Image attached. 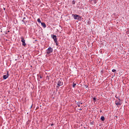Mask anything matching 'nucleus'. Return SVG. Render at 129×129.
<instances>
[{
  "mask_svg": "<svg viewBox=\"0 0 129 129\" xmlns=\"http://www.w3.org/2000/svg\"><path fill=\"white\" fill-rule=\"evenodd\" d=\"M79 110H82V108H80V109H79Z\"/></svg>",
  "mask_w": 129,
  "mask_h": 129,
  "instance_id": "b1692460",
  "label": "nucleus"
},
{
  "mask_svg": "<svg viewBox=\"0 0 129 129\" xmlns=\"http://www.w3.org/2000/svg\"><path fill=\"white\" fill-rule=\"evenodd\" d=\"M115 104L117 106L118 105H121V104H122V103H121V102L118 101L117 100H116L115 101Z\"/></svg>",
  "mask_w": 129,
  "mask_h": 129,
  "instance_id": "0eeeda50",
  "label": "nucleus"
},
{
  "mask_svg": "<svg viewBox=\"0 0 129 129\" xmlns=\"http://www.w3.org/2000/svg\"><path fill=\"white\" fill-rule=\"evenodd\" d=\"M23 20L25 21V20H26V17H24Z\"/></svg>",
  "mask_w": 129,
  "mask_h": 129,
  "instance_id": "4be33fe9",
  "label": "nucleus"
},
{
  "mask_svg": "<svg viewBox=\"0 0 129 129\" xmlns=\"http://www.w3.org/2000/svg\"><path fill=\"white\" fill-rule=\"evenodd\" d=\"M51 38H52V39H53L54 42H56L57 41V36L55 35H51Z\"/></svg>",
  "mask_w": 129,
  "mask_h": 129,
  "instance_id": "20e7f679",
  "label": "nucleus"
},
{
  "mask_svg": "<svg viewBox=\"0 0 129 129\" xmlns=\"http://www.w3.org/2000/svg\"><path fill=\"white\" fill-rule=\"evenodd\" d=\"M10 76V74H9V72L7 71V74L6 75L3 76V79L6 80L7 78H9V77Z\"/></svg>",
  "mask_w": 129,
  "mask_h": 129,
  "instance_id": "39448f33",
  "label": "nucleus"
},
{
  "mask_svg": "<svg viewBox=\"0 0 129 129\" xmlns=\"http://www.w3.org/2000/svg\"><path fill=\"white\" fill-rule=\"evenodd\" d=\"M41 26L42 27H43V28H46V24H45V23L41 22Z\"/></svg>",
  "mask_w": 129,
  "mask_h": 129,
  "instance_id": "6e6552de",
  "label": "nucleus"
},
{
  "mask_svg": "<svg viewBox=\"0 0 129 129\" xmlns=\"http://www.w3.org/2000/svg\"><path fill=\"white\" fill-rule=\"evenodd\" d=\"M75 86H76V84L74 83L73 85V87L74 88L75 87Z\"/></svg>",
  "mask_w": 129,
  "mask_h": 129,
  "instance_id": "f3484780",
  "label": "nucleus"
},
{
  "mask_svg": "<svg viewBox=\"0 0 129 129\" xmlns=\"http://www.w3.org/2000/svg\"><path fill=\"white\" fill-rule=\"evenodd\" d=\"M37 22H38V23H42V22H41V20L40 19V18H38V19H37Z\"/></svg>",
  "mask_w": 129,
  "mask_h": 129,
  "instance_id": "dca6fc26",
  "label": "nucleus"
},
{
  "mask_svg": "<svg viewBox=\"0 0 129 129\" xmlns=\"http://www.w3.org/2000/svg\"><path fill=\"white\" fill-rule=\"evenodd\" d=\"M55 43L56 46H58V41H56V42H54Z\"/></svg>",
  "mask_w": 129,
  "mask_h": 129,
  "instance_id": "aec40b11",
  "label": "nucleus"
},
{
  "mask_svg": "<svg viewBox=\"0 0 129 129\" xmlns=\"http://www.w3.org/2000/svg\"><path fill=\"white\" fill-rule=\"evenodd\" d=\"M52 125H54V124L52 123V124H51V126H52Z\"/></svg>",
  "mask_w": 129,
  "mask_h": 129,
  "instance_id": "393cba45",
  "label": "nucleus"
},
{
  "mask_svg": "<svg viewBox=\"0 0 129 129\" xmlns=\"http://www.w3.org/2000/svg\"><path fill=\"white\" fill-rule=\"evenodd\" d=\"M100 112H102V110H100Z\"/></svg>",
  "mask_w": 129,
  "mask_h": 129,
  "instance_id": "bb28decb",
  "label": "nucleus"
},
{
  "mask_svg": "<svg viewBox=\"0 0 129 129\" xmlns=\"http://www.w3.org/2000/svg\"><path fill=\"white\" fill-rule=\"evenodd\" d=\"M4 11H6V9L5 8H4Z\"/></svg>",
  "mask_w": 129,
  "mask_h": 129,
  "instance_id": "a878e982",
  "label": "nucleus"
},
{
  "mask_svg": "<svg viewBox=\"0 0 129 129\" xmlns=\"http://www.w3.org/2000/svg\"><path fill=\"white\" fill-rule=\"evenodd\" d=\"M77 104L79 107H80V102H78Z\"/></svg>",
  "mask_w": 129,
  "mask_h": 129,
  "instance_id": "f8f14e48",
  "label": "nucleus"
},
{
  "mask_svg": "<svg viewBox=\"0 0 129 129\" xmlns=\"http://www.w3.org/2000/svg\"><path fill=\"white\" fill-rule=\"evenodd\" d=\"M80 104H82V103H81V102H80Z\"/></svg>",
  "mask_w": 129,
  "mask_h": 129,
  "instance_id": "c756f323",
  "label": "nucleus"
},
{
  "mask_svg": "<svg viewBox=\"0 0 129 129\" xmlns=\"http://www.w3.org/2000/svg\"><path fill=\"white\" fill-rule=\"evenodd\" d=\"M86 87H88V86H86Z\"/></svg>",
  "mask_w": 129,
  "mask_h": 129,
  "instance_id": "c85d7f7f",
  "label": "nucleus"
},
{
  "mask_svg": "<svg viewBox=\"0 0 129 129\" xmlns=\"http://www.w3.org/2000/svg\"><path fill=\"white\" fill-rule=\"evenodd\" d=\"M72 17H74L75 20H77L78 21H81L82 17L80 16L77 14H73Z\"/></svg>",
  "mask_w": 129,
  "mask_h": 129,
  "instance_id": "f257e3e1",
  "label": "nucleus"
},
{
  "mask_svg": "<svg viewBox=\"0 0 129 129\" xmlns=\"http://www.w3.org/2000/svg\"><path fill=\"white\" fill-rule=\"evenodd\" d=\"M38 78H40V79H42V76H40L39 75H37Z\"/></svg>",
  "mask_w": 129,
  "mask_h": 129,
  "instance_id": "ddd939ff",
  "label": "nucleus"
},
{
  "mask_svg": "<svg viewBox=\"0 0 129 129\" xmlns=\"http://www.w3.org/2000/svg\"><path fill=\"white\" fill-rule=\"evenodd\" d=\"M62 85H63V82H62V80L60 79L57 83V86H62Z\"/></svg>",
  "mask_w": 129,
  "mask_h": 129,
  "instance_id": "423d86ee",
  "label": "nucleus"
},
{
  "mask_svg": "<svg viewBox=\"0 0 129 129\" xmlns=\"http://www.w3.org/2000/svg\"><path fill=\"white\" fill-rule=\"evenodd\" d=\"M93 101H94V102H96V98L95 97L93 98Z\"/></svg>",
  "mask_w": 129,
  "mask_h": 129,
  "instance_id": "2eb2a0df",
  "label": "nucleus"
},
{
  "mask_svg": "<svg viewBox=\"0 0 129 129\" xmlns=\"http://www.w3.org/2000/svg\"><path fill=\"white\" fill-rule=\"evenodd\" d=\"M21 42H22V45L23 46H26V40L23 37H21Z\"/></svg>",
  "mask_w": 129,
  "mask_h": 129,
  "instance_id": "7ed1b4c3",
  "label": "nucleus"
},
{
  "mask_svg": "<svg viewBox=\"0 0 129 129\" xmlns=\"http://www.w3.org/2000/svg\"><path fill=\"white\" fill-rule=\"evenodd\" d=\"M32 106H33L32 105V106L30 107V108H32Z\"/></svg>",
  "mask_w": 129,
  "mask_h": 129,
  "instance_id": "cd10ccee",
  "label": "nucleus"
},
{
  "mask_svg": "<svg viewBox=\"0 0 129 129\" xmlns=\"http://www.w3.org/2000/svg\"><path fill=\"white\" fill-rule=\"evenodd\" d=\"M115 97L116 98H117V95H115Z\"/></svg>",
  "mask_w": 129,
  "mask_h": 129,
  "instance_id": "5701e85b",
  "label": "nucleus"
},
{
  "mask_svg": "<svg viewBox=\"0 0 129 129\" xmlns=\"http://www.w3.org/2000/svg\"><path fill=\"white\" fill-rule=\"evenodd\" d=\"M22 22H23L25 24V25H26V24H27V20H22Z\"/></svg>",
  "mask_w": 129,
  "mask_h": 129,
  "instance_id": "9b49d317",
  "label": "nucleus"
},
{
  "mask_svg": "<svg viewBox=\"0 0 129 129\" xmlns=\"http://www.w3.org/2000/svg\"><path fill=\"white\" fill-rule=\"evenodd\" d=\"M93 122H90V124L93 125Z\"/></svg>",
  "mask_w": 129,
  "mask_h": 129,
  "instance_id": "412c9836",
  "label": "nucleus"
},
{
  "mask_svg": "<svg viewBox=\"0 0 129 129\" xmlns=\"http://www.w3.org/2000/svg\"><path fill=\"white\" fill-rule=\"evenodd\" d=\"M117 98L118 99L119 102H121V99L119 98V96H117Z\"/></svg>",
  "mask_w": 129,
  "mask_h": 129,
  "instance_id": "4468645a",
  "label": "nucleus"
},
{
  "mask_svg": "<svg viewBox=\"0 0 129 129\" xmlns=\"http://www.w3.org/2000/svg\"><path fill=\"white\" fill-rule=\"evenodd\" d=\"M112 72H113V73L116 72V70L113 69V70H112Z\"/></svg>",
  "mask_w": 129,
  "mask_h": 129,
  "instance_id": "a211bd4d",
  "label": "nucleus"
},
{
  "mask_svg": "<svg viewBox=\"0 0 129 129\" xmlns=\"http://www.w3.org/2000/svg\"><path fill=\"white\" fill-rule=\"evenodd\" d=\"M100 119L101 120H102V121H104V119H105V118H104V116H101Z\"/></svg>",
  "mask_w": 129,
  "mask_h": 129,
  "instance_id": "1a4fd4ad",
  "label": "nucleus"
},
{
  "mask_svg": "<svg viewBox=\"0 0 129 129\" xmlns=\"http://www.w3.org/2000/svg\"><path fill=\"white\" fill-rule=\"evenodd\" d=\"M92 2L93 4H94V5H95V4H96L97 3L96 0H92Z\"/></svg>",
  "mask_w": 129,
  "mask_h": 129,
  "instance_id": "9d476101",
  "label": "nucleus"
},
{
  "mask_svg": "<svg viewBox=\"0 0 129 129\" xmlns=\"http://www.w3.org/2000/svg\"><path fill=\"white\" fill-rule=\"evenodd\" d=\"M72 4H73V5H75V1L73 0L72 1Z\"/></svg>",
  "mask_w": 129,
  "mask_h": 129,
  "instance_id": "6ab92c4d",
  "label": "nucleus"
},
{
  "mask_svg": "<svg viewBox=\"0 0 129 129\" xmlns=\"http://www.w3.org/2000/svg\"><path fill=\"white\" fill-rule=\"evenodd\" d=\"M46 51V53L48 55H49V54H50V53H53V48L50 46L47 48Z\"/></svg>",
  "mask_w": 129,
  "mask_h": 129,
  "instance_id": "f03ea898",
  "label": "nucleus"
}]
</instances>
